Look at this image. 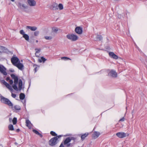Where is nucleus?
Instances as JSON below:
<instances>
[{
	"label": "nucleus",
	"mask_w": 147,
	"mask_h": 147,
	"mask_svg": "<svg viewBox=\"0 0 147 147\" xmlns=\"http://www.w3.org/2000/svg\"><path fill=\"white\" fill-rule=\"evenodd\" d=\"M109 56L112 58H113L115 59H118V57L117 55L115 54L113 52H111L109 53Z\"/></svg>",
	"instance_id": "nucleus-13"
},
{
	"label": "nucleus",
	"mask_w": 147,
	"mask_h": 147,
	"mask_svg": "<svg viewBox=\"0 0 147 147\" xmlns=\"http://www.w3.org/2000/svg\"><path fill=\"white\" fill-rule=\"evenodd\" d=\"M70 135H70V134H67V135L66 136H70Z\"/></svg>",
	"instance_id": "nucleus-48"
},
{
	"label": "nucleus",
	"mask_w": 147,
	"mask_h": 147,
	"mask_svg": "<svg viewBox=\"0 0 147 147\" xmlns=\"http://www.w3.org/2000/svg\"><path fill=\"white\" fill-rule=\"evenodd\" d=\"M56 137H53L51 138L49 141V144L51 146H53L57 144V140Z\"/></svg>",
	"instance_id": "nucleus-7"
},
{
	"label": "nucleus",
	"mask_w": 147,
	"mask_h": 147,
	"mask_svg": "<svg viewBox=\"0 0 147 147\" xmlns=\"http://www.w3.org/2000/svg\"><path fill=\"white\" fill-rule=\"evenodd\" d=\"M19 131H20V129H16V131L17 132H18Z\"/></svg>",
	"instance_id": "nucleus-47"
},
{
	"label": "nucleus",
	"mask_w": 147,
	"mask_h": 147,
	"mask_svg": "<svg viewBox=\"0 0 147 147\" xmlns=\"http://www.w3.org/2000/svg\"><path fill=\"white\" fill-rule=\"evenodd\" d=\"M33 132L35 133V134L38 135L39 134V132L36 130L35 129H33L32 130Z\"/></svg>",
	"instance_id": "nucleus-34"
},
{
	"label": "nucleus",
	"mask_w": 147,
	"mask_h": 147,
	"mask_svg": "<svg viewBox=\"0 0 147 147\" xmlns=\"http://www.w3.org/2000/svg\"><path fill=\"white\" fill-rule=\"evenodd\" d=\"M102 38L101 36L100 35H97L96 38L95 39L96 41L101 40L102 39Z\"/></svg>",
	"instance_id": "nucleus-22"
},
{
	"label": "nucleus",
	"mask_w": 147,
	"mask_h": 147,
	"mask_svg": "<svg viewBox=\"0 0 147 147\" xmlns=\"http://www.w3.org/2000/svg\"><path fill=\"white\" fill-rule=\"evenodd\" d=\"M125 120V118L124 117H123L121 119L119 120V121H123Z\"/></svg>",
	"instance_id": "nucleus-40"
},
{
	"label": "nucleus",
	"mask_w": 147,
	"mask_h": 147,
	"mask_svg": "<svg viewBox=\"0 0 147 147\" xmlns=\"http://www.w3.org/2000/svg\"><path fill=\"white\" fill-rule=\"evenodd\" d=\"M50 134L53 136H57V134L55 132L53 131H51Z\"/></svg>",
	"instance_id": "nucleus-30"
},
{
	"label": "nucleus",
	"mask_w": 147,
	"mask_h": 147,
	"mask_svg": "<svg viewBox=\"0 0 147 147\" xmlns=\"http://www.w3.org/2000/svg\"><path fill=\"white\" fill-rule=\"evenodd\" d=\"M58 9L61 10L63 9V4L61 3H59L58 5Z\"/></svg>",
	"instance_id": "nucleus-25"
},
{
	"label": "nucleus",
	"mask_w": 147,
	"mask_h": 147,
	"mask_svg": "<svg viewBox=\"0 0 147 147\" xmlns=\"http://www.w3.org/2000/svg\"><path fill=\"white\" fill-rule=\"evenodd\" d=\"M11 61L13 64L15 66L20 61L17 57H13L11 59Z\"/></svg>",
	"instance_id": "nucleus-5"
},
{
	"label": "nucleus",
	"mask_w": 147,
	"mask_h": 147,
	"mask_svg": "<svg viewBox=\"0 0 147 147\" xmlns=\"http://www.w3.org/2000/svg\"><path fill=\"white\" fill-rule=\"evenodd\" d=\"M19 69L22 70L24 69V66L23 64L20 63V61L17 63L15 65Z\"/></svg>",
	"instance_id": "nucleus-11"
},
{
	"label": "nucleus",
	"mask_w": 147,
	"mask_h": 147,
	"mask_svg": "<svg viewBox=\"0 0 147 147\" xmlns=\"http://www.w3.org/2000/svg\"><path fill=\"white\" fill-rule=\"evenodd\" d=\"M38 67L39 68V66H38L37 67H35V68L34 70H35V72H36L37 71V68Z\"/></svg>",
	"instance_id": "nucleus-45"
},
{
	"label": "nucleus",
	"mask_w": 147,
	"mask_h": 147,
	"mask_svg": "<svg viewBox=\"0 0 147 147\" xmlns=\"http://www.w3.org/2000/svg\"><path fill=\"white\" fill-rule=\"evenodd\" d=\"M11 76L12 78L14 80V84L12 85V87L4 80H2L1 82L10 91H12L13 90L12 87L15 90L18 91V89L17 85L18 81V77L13 74L11 75Z\"/></svg>",
	"instance_id": "nucleus-1"
},
{
	"label": "nucleus",
	"mask_w": 147,
	"mask_h": 147,
	"mask_svg": "<svg viewBox=\"0 0 147 147\" xmlns=\"http://www.w3.org/2000/svg\"><path fill=\"white\" fill-rule=\"evenodd\" d=\"M22 82L21 80H20L18 82V89L20 91L22 89Z\"/></svg>",
	"instance_id": "nucleus-18"
},
{
	"label": "nucleus",
	"mask_w": 147,
	"mask_h": 147,
	"mask_svg": "<svg viewBox=\"0 0 147 147\" xmlns=\"http://www.w3.org/2000/svg\"><path fill=\"white\" fill-rule=\"evenodd\" d=\"M6 68L3 65L0 64V72L3 75L6 76L7 73L6 71Z\"/></svg>",
	"instance_id": "nucleus-10"
},
{
	"label": "nucleus",
	"mask_w": 147,
	"mask_h": 147,
	"mask_svg": "<svg viewBox=\"0 0 147 147\" xmlns=\"http://www.w3.org/2000/svg\"><path fill=\"white\" fill-rule=\"evenodd\" d=\"M23 37L24 38L26 41H29V36L28 34H24L23 35Z\"/></svg>",
	"instance_id": "nucleus-23"
},
{
	"label": "nucleus",
	"mask_w": 147,
	"mask_h": 147,
	"mask_svg": "<svg viewBox=\"0 0 147 147\" xmlns=\"http://www.w3.org/2000/svg\"><path fill=\"white\" fill-rule=\"evenodd\" d=\"M9 82L10 85H12L13 83V81L12 80H10Z\"/></svg>",
	"instance_id": "nucleus-37"
},
{
	"label": "nucleus",
	"mask_w": 147,
	"mask_h": 147,
	"mask_svg": "<svg viewBox=\"0 0 147 147\" xmlns=\"http://www.w3.org/2000/svg\"><path fill=\"white\" fill-rule=\"evenodd\" d=\"M20 33L22 35H23L24 34H25V32H24V30H21L20 31Z\"/></svg>",
	"instance_id": "nucleus-33"
},
{
	"label": "nucleus",
	"mask_w": 147,
	"mask_h": 147,
	"mask_svg": "<svg viewBox=\"0 0 147 147\" xmlns=\"http://www.w3.org/2000/svg\"><path fill=\"white\" fill-rule=\"evenodd\" d=\"M27 29H29L31 31H35L37 29V28L36 26H27L26 27Z\"/></svg>",
	"instance_id": "nucleus-16"
},
{
	"label": "nucleus",
	"mask_w": 147,
	"mask_h": 147,
	"mask_svg": "<svg viewBox=\"0 0 147 147\" xmlns=\"http://www.w3.org/2000/svg\"><path fill=\"white\" fill-rule=\"evenodd\" d=\"M35 50L36 51V53H35V56L37 57H39V55H37V54H39L40 52V49H35Z\"/></svg>",
	"instance_id": "nucleus-20"
},
{
	"label": "nucleus",
	"mask_w": 147,
	"mask_h": 147,
	"mask_svg": "<svg viewBox=\"0 0 147 147\" xmlns=\"http://www.w3.org/2000/svg\"><path fill=\"white\" fill-rule=\"evenodd\" d=\"M28 2L30 6H34L36 4V2L34 0H28Z\"/></svg>",
	"instance_id": "nucleus-14"
},
{
	"label": "nucleus",
	"mask_w": 147,
	"mask_h": 147,
	"mask_svg": "<svg viewBox=\"0 0 147 147\" xmlns=\"http://www.w3.org/2000/svg\"><path fill=\"white\" fill-rule=\"evenodd\" d=\"M100 135V133L99 132L94 131L92 135V137L93 138L96 139Z\"/></svg>",
	"instance_id": "nucleus-15"
},
{
	"label": "nucleus",
	"mask_w": 147,
	"mask_h": 147,
	"mask_svg": "<svg viewBox=\"0 0 147 147\" xmlns=\"http://www.w3.org/2000/svg\"><path fill=\"white\" fill-rule=\"evenodd\" d=\"M11 96L13 98H15L16 97V94H14L12 93Z\"/></svg>",
	"instance_id": "nucleus-39"
},
{
	"label": "nucleus",
	"mask_w": 147,
	"mask_h": 147,
	"mask_svg": "<svg viewBox=\"0 0 147 147\" xmlns=\"http://www.w3.org/2000/svg\"><path fill=\"white\" fill-rule=\"evenodd\" d=\"M46 60V59L43 57H42L40 59H38V61L40 63H41L42 62L44 63Z\"/></svg>",
	"instance_id": "nucleus-19"
},
{
	"label": "nucleus",
	"mask_w": 147,
	"mask_h": 147,
	"mask_svg": "<svg viewBox=\"0 0 147 147\" xmlns=\"http://www.w3.org/2000/svg\"><path fill=\"white\" fill-rule=\"evenodd\" d=\"M44 38L47 40H51L52 39V37L51 36H45Z\"/></svg>",
	"instance_id": "nucleus-28"
},
{
	"label": "nucleus",
	"mask_w": 147,
	"mask_h": 147,
	"mask_svg": "<svg viewBox=\"0 0 147 147\" xmlns=\"http://www.w3.org/2000/svg\"><path fill=\"white\" fill-rule=\"evenodd\" d=\"M38 135H39L41 138L42 137V135L41 134H40L39 133Z\"/></svg>",
	"instance_id": "nucleus-46"
},
{
	"label": "nucleus",
	"mask_w": 147,
	"mask_h": 147,
	"mask_svg": "<svg viewBox=\"0 0 147 147\" xmlns=\"http://www.w3.org/2000/svg\"><path fill=\"white\" fill-rule=\"evenodd\" d=\"M11 1L13 2L14 1V0H11Z\"/></svg>",
	"instance_id": "nucleus-51"
},
{
	"label": "nucleus",
	"mask_w": 147,
	"mask_h": 147,
	"mask_svg": "<svg viewBox=\"0 0 147 147\" xmlns=\"http://www.w3.org/2000/svg\"><path fill=\"white\" fill-rule=\"evenodd\" d=\"M37 55H39V54H37Z\"/></svg>",
	"instance_id": "nucleus-52"
},
{
	"label": "nucleus",
	"mask_w": 147,
	"mask_h": 147,
	"mask_svg": "<svg viewBox=\"0 0 147 147\" xmlns=\"http://www.w3.org/2000/svg\"><path fill=\"white\" fill-rule=\"evenodd\" d=\"M116 135L119 138H122L126 137L127 136L126 134L123 132H119L116 134Z\"/></svg>",
	"instance_id": "nucleus-9"
},
{
	"label": "nucleus",
	"mask_w": 147,
	"mask_h": 147,
	"mask_svg": "<svg viewBox=\"0 0 147 147\" xmlns=\"http://www.w3.org/2000/svg\"><path fill=\"white\" fill-rule=\"evenodd\" d=\"M22 7L24 9H27L28 8L27 6L24 4H23L22 5Z\"/></svg>",
	"instance_id": "nucleus-36"
},
{
	"label": "nucleus",
	"mask_w": 147,
	"mask_h": 147,
	"mask_svg": "<svg viewBox=\"0 0 147 147\" xmlns=\"http://www.w3.org/2000/svg\"><path fill=\"white\" fill-rule=\"evenodd\" d=\"M70 142V139H69V137H68L63 142L64 145L66 147H68L70 146L71 145V144L70 143H69Z\"/></svg>",
	"instance_id": "nucleus-4"
},
{
	"label": "nucleus",
	"mask_w": 147,
	"mask_h": 147,
	"mask_svg": "<svg viewBox=\"0 0 147 147\" xmlns=\"http://www.w3.org/2000/svg\"><path fill=\"white\" fill-rule=\"evenodd\" d=\"M69 139H70V141H71V140H76V138L75 137H69Z\"/></svg>",
	"instance_id": "nucleus-35"
},
{
	"label": "nucleus",
	"mask_w": 147,
	"mask_h": 147,
	"mask_svg": "<svg viewBox=\"0 0 147 147\" xmlns=\"http://www.w3.org/2000/svg\"><path fill=\"white\" fill-rule=\"evenodd\" d=\"M9 129L10 130H13L14 128L13 127V126L12 125L10 124L8 126Z\"/></svg>",
	"instance_id": "nucleus-27"
},
{
	"label": "nucleus",
	"mask_w": 147,
	"mask_h": 147,
	"mask_svg": "<svg viewBox=\"0 0 147 147\" xmlns=\"http://www.w3.org/2000/svg\"><path fill=\"white\" fill-rule=\"evenodd\" d=\"M88 135V133H85L84 134L82 135L81 136V138L82 140H84L86 137Z\"/></svg>",
	"instance_id": "nucleus-21"
},
{
	"label": "nucleus",
	"mask_w": 147,
	"mask_h": 147,
	"mask_svg": "<svg viewBox=\"0 0 147 147\" xmlns=\"http://www.w3.org/2000/svg\"><path fill=\"white\" fill-rule=\"evenodd\" d=\"M20 98L21 100H23L25 98V95L23 93H21L20 94Z\"/></svg>",
	"instance_id": "nucleus-24"
},
{
	"label": "nucleus",
	"mask_w": 147,
	"mask_h": 147,
	"mask_svg": "<svg viewBox=\"0 0 147 147\" xmlns=\"http://www.w3.org/2000/svg\"><path fill=\"white\" fill-rule=\"evenodd\" d=\"M13 108L16 110H20L21 109L20 107L18 105H15L13 107Z\"/></svg>",
	"instance_id": "nucleus-26"
},
{
	"label": "nucleus",
	"mask_w": 147,
	"mask_h": 147,
	"mask_svg": "<svg viewBox=\"0 0 147 147\" xmlns=\"http://www.w3.org/2000/svg\"><path fill=\"white\" fill-rule=\"evenodd\" d=\"M76 32L78 34H81L82 32V28L78 27L75 29Z\"/></svg>",
	"instance_id": "nucleus-12"
},
{
	"label": "nucleus",
	"mask_w": 147,
	"mask_h": 147,
	"mask_svg": "<svg viewBox=\"0 0 147 147\" xmlns=\"http://www.w3.org/2000/svg\"><path fill=\"white\" fill-rule=\"evenodd\" d=\"M39 32L38 31H35L34 32V34L35 36H37L39 34Z\"/></svg>",
	"instance_id": "nucleus-31"
},
{
	"label": "nucleus",
	"mask_w": 147,
	"mask_h": 147,
	"mask_svg": "<svg viewBox=\"0 0 147 147\" xmlns=\"http://www.w3.org/2000/svg\"><path fill=\"white\" fill-rule=\"evenodd\" d=\"M36 42L37 43V42H38V40H36Z\"/></svg>",
	"instance_id": "nucleus-49"
},
{
	"label": "nucleus",
	"mask_w": 147,
	"mask_h": 147,
	"mask_svg": "<svg viewBox=\"0 0 147 147\" xmlns=\"http://www.w3.org/2000/svg\"><path fill=\"white\" fill-rule=\"evenodd\" d=\"M50 9L53 11H56L58 9V4L55 3H53L49 6Z\"/></svg>",
	"instance_id": "nucleus-8"
},
{
	"label": "nucleus",
	"mask_w": 147,
	"mask_h": 147,
	"mask_svg": "<svg viewBox=\"0 0 147 147\" xmlns=\"http://www.w3.org/2000/svg\"><path fill=\"white\" fill-rule=\"evenodd\" d=\"M0 100L1 102L3 103L8 105L9 107H13V104L11 102L8 98H5L4 97L1 96Z\"/></svg>",
	"instance_id": "nucleus-2"
},
{
	"label": "nucleus",
	"mask_w": 147,
	"mask_h": 147,
	"mask_svg": "<svg viewBox=\"0 0 147 147\" xmlns=\"http://www.w3.org/2000/svg\"><path fill=\"white\" fill-rule=\"evenodd\" d=\"M56 136V137H56V138L57 140H58V138H60L61 137V136H62L61 135H59V136Z\"/></svg>",
	"instance_id": "nucleus-42"
},
{
	"label": "nucleus",
	"mask_w": 147,
	"mask_h": 147,
	"mask_svg": "<svg viewBox=\"0 0 147 147\" xmlns=\"http://www.w3.org/2000/svg\"><path fill=\"white\" fill-rule=\"evenodd\" d=\"M55 32H56L58 31V29L57 28H55L53 29Z\"/></svg>",
	"instance_id": "nucleus-38"
},
{
	"label": "nucleus",
	"mask_w": 147,
	"mask_h": 147,
	"mask_svg": "<svg viewBox=\"0 0 147 147\" xmlns=\"http://www.w3.org/2000/svg\"><path fill=\"white\" fill-rule=\"evenodd\" d=\"M26 125L30 129L32 127V124L30 121L28 119L26 120Z\"/></svg>",
	"instance_id": "nucleus-17"
},
{
	"label": "nucleus",
	"mask_w": 147,
	"mask_h": 147,
	"mask_svg": "<svg viewBox=\"0 0 147 147\" xmlns=\"http://www.w3.org/2000/svg\"><path fill=\"white\" fill-rule=\"evenodd\" d=\"M61 59H64L65 60H67L68 59H70V58H69L66 57H61Z\"/></svg>",
	"instance_id": "nucleus-32"
},
{
	"label": "nucleus",
	"mask_w": 147,
	"mask_h": 147,
	"mask_svg": "<svg viewBox=\"0 0 147 147\" xmlns=\"http://www.w3.org/2000/svg\"><path fill=\"white\" fill-rule=\"evenodd\" d=\"M108 75L113 78H116L117 77V74L115 70H112L109 72Z\"/></svg>",
	"instance_id": "nucleus-6"
},
{
	"label": "nucleus",
	"mask_w": 147,
	"mask_h": 147,
	"mask_svg": "<svg viewBox=\"0 0 147 147\" xmlns=\"http://www.w3.org/2000/svg\"><path fill=\"white\" fill-rule=\"evenodd\" d=\"M21 61L22 62V60Z\"/></svg>",
	"instance_id": "nucleus-54"
},
{
	"label": "nucleus",
	"mask_w": 147,
	"mask_h": 147,
	"mask_svg": "<svg viewBox=\"0 0 147 147\" xmlns=\"http://www.w3.org/2000/svg\"><path fill=\"white\" fill-rule=\"evenodd\" d=\"M66 37L68 39L72 41H75L78 40V36L74 34H68L66 35Z\"/></svg>",
	"instance_id": "nucleus-3"
},
{
	"label": "nucleus",
	"mask_w": 147,
	"mask_h": 147,
	"mask_svg": "<svg viewBox=\"0 0 147 147\" xmlns=\"http://www.w3.org/2000/svg\"><path fill=\"white\" fill-rule=\"evenodd\" d=\"M10 80L9 77H7L6 78V80L7 82H8Z\"/></svg>",
	"instance_id": "nucleus-44"
},
{
	"label": "nucleus",
	"mask_w": 147,
	"mask_h": 147,
	"mask_svg": "<svg viewBox=\"0 0 147 147\" xmlns=\"http://www.w3.org/2000/svg\"><path fill=\"white\" fill-rule=\"evenodd\" d=\"M63 145H64V144H63V142H62L61 143V144L59 147H64Z\"/></svg>",
	"instance_id": "nucleus-43"
},
{
	"label": "nucleus",
	"mask_w": 147,
	"mask_h": 147,
	"mask_svg": "<svg viewBox=\"0 0 147 147\" xmlns=\"http://www.w3.org/2000/svg\"><path fill=\"white\" fill-rule=\"evenodd\" d=\"M137 47L138 48V50H139V51H140V50H139V48L138 47Z\"/></svg>",
	"instance_id": "nucleus-50"
},
{
	"label": "nucleus",
	"mask_w": 147,
	"mask_h": 147,
	"mask_svg": "<svg viewBox=\"0 0 147 147\" xmlns=\"http://www.w3.org/2000/svg\"><path fill=\"white\" fill-rule=\"evenodd\" d=\"M12 122H13V124L14 125L16 124V123L17 122V118L15 117H14L13 119Z\"/></svg>",
	"instance_id": "nucleus-29"
},
{
	"label": "nucleus",
	"mask_w": 147,
	"mask_h": 147,
	"mask_svg": "<svg viewBox=\"0 0 147 147\" xmlns=\"http://www.w3.org/2000/svg\"><path fill=\"white\" fill-rule=\"evenodd\" d=\"M11 71L12 72V71Z\"/></svg>",
	"instance_id": "nucleus-53"
},
{
	"label": "nucleus",
	"mask_w": 147,
	"mask_h": 147,
	"mask_svg": "<svg viewBox=\"0 0 147 147\" xmlns=\"http://www.w3.org/2000/svg\"><path fill=\"white\" fill-rule=\"evenodd\" d=\"M22 6V5L21 4V3H19L18 5V7L20 8H21Z\"/></svg>",
	"instance_id": "nucleus-41"
}]
</instances>
